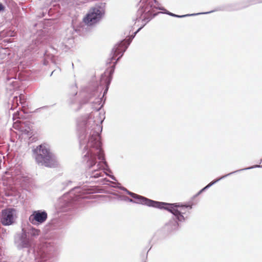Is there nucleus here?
Instances as JSON below:
<instances>
[{
	"instance_id": "nucleus-1",
	"label": "nucleus",
	"mask_w": 262,
	"mask_h": 262,
	"mask_svg": "<svg viewBox=\"0 0 262 262\" xmlns=\"http://www.w3.org/2000/svg\"><path fill=\"white\" fill-rule=\"evenodd\" d=\"M101 89L90 94L85 103L90 102L92 107L96 111L88 117H83L77 121L79 141L80 148H83V157L86 161V167L92 170L90 177L97 178L103 177L104 172L101 169L107 166L104 154L101 148L100 133L102 131L101 123L103 119L98 111L103 106L100 98Z\"/></svg>"
},
{
	"instance_id": "nucleus-2",
	"label": "nucleus",
	"mask_w": 262,
	"mask_h": 262,
	"mask_svg": "<svg viewBox=\"0 0 262 262\" xmlns=\"http://www.w3.org/2000/svg\"><path fill=\"white\" fill-rule=\"evenodd\" d=\"M157 5V2L156 0H140L139 3V9L137 11L136 21H140L141 20L142 26L128 39L122 40L116 44L112 49L113 55L110 59L111 61L114 60L118 55L120 54V55L115 61V64L112 66V69L110 71V76H111L114 72L116 63L123 56L124 52L126 51L136 34L157 14L156 13H154L155 9L163 10V8H158Z\"/></svg>"
},
{
	"instance_id": "nucleus-3",
	"label": "nucleus",
	"mask_w": 262,
	"mask_h": 262,
	"mask_svg": "<svg viewBox=\"0 0 262 262\" xmlns=\"http://www.w3.org/2000/svg\"><path fill=\"white\" fill-rule=\"evenodd\" d=\"M14 246L18 251L27 249L28 253L33 251L35 262H46L49 256L43 249L37 247L33 248L32 238L29 237L27 230L22 228L21 231L18 232L14 235Z\"/></svg>"
},
{
	"instance_id": "nucleus-4",
	"label": "nucleus",
	"mask_w": 262,
	"mask_h": 262,
	"mask_svg": "<svg viewBox=\"0 0 262 262\" xmlns=\"http://www.w3.org/2000/svg\"><path fill=\"white\" fill-rule=\"evenodd\" d=\"M33 155L36 163L48 167H55L58 164L57 158L46 145L41 144L33 149Z\"/></svg>"
},
{
	"instance_id": "nucleus-5",
	"label": "nucleus",
	"mask_w": 262,
	"mask_h": 262,
	"mask_svg": "<svg viewBox=\"0 0 262 262\" xmlns=\"http://www.w3.org/2000/svg\"><path fill=\"white\" fill-rule=\"evenodd\" d=\"M155 208L164 209L171 212L176 219L180 222H184L188 217L190 211L192 209L191 205H182L180 203H167L156 202Z\"/></svg>"
},
{
	"instance_id": "nucleus-6",
	"label": "nucleus",
	"mask_w": 262,
	"mask_h": 262,
	"mask_svg": "<svg viewBox=\"0 0 262 262\" xmlns=\"http://www.w3.org/2000/svg\"><path fill=\"white\" fill-rule=\"evenodd\" d=\"M86 189L83 187H76L71 190L69 194L64 195L59 200V207L63 211L69 209L74 201L80 198H85L84 194L86 193Z\"/></svg>"
},
{
	"instance_id": "nucleus-7",
	"label": "nucleus",
	"mask_w": 262,
	"mask_h": 262,
	"mask_svg": "<svg viewBox=\"0 0 262 262\" xmlns=\"http://www.w3.org/2000/svg\"><path fill=\"white\" fill-rule=\"evenodd\" d=\"M104 13L103 8L94 7L90 10L83 20L88 25H93L100 20Z\"/></svg>"
},
{
	"instance_id": "nucleus-8",
	"label": "nucleus",
	"mask_w": 262,
	"mask_h": 262,
	"mask_svg": "<svg viewBox=\"0 0 262 262\" xmlns=\"http://www.w3.org/2000/svg\"><path fill=\"white\" fill-rule=\"evenodd\" d=\"M16 210L13 208H7L2 211L1 222L4 226L12 225L15 220Z\"/></svg>"
},
{
	"instance_id": "nucleus-9",
	"label": "nucleus",
	"mask_w": 262,
	"mask_h": 262,
	"mask_svg": "<svg viewBox=\"0 0 262 262\" xmlns=\"http://www.w3.org/2000/svg\"><path fill=\"white\" fill-rule=\"evenodd\" d=\"M47 216V213L45 211H34L29 216V221L33 225L40 224L46 221Z\"/></svg>"
},
{
	"instance_id": "nucleus-10",
	"label": "nucleus",
	"mask_w": 262,
	"mask_h": 262,
	"mask_svg": "<svg viewBox=\"0 0 262 262\" xmlns=\"http://www.w3.org/2000/svg\"><path fill=\"white\" fill-rule=\"evenodd\" d=\"M122 189L126 191L127 194L130 195L134 199L136 200V202H137L138 204L145 205L149 207H155L157 201L148 199L145 197L132 192L127 190L125 188H123Z\"/></svg>"
},
{
	"instance_id": "nucleus-11",
	"label": "nucleus",
	"mask_w": 262,
	"mask_h": 262,
	"mask_svg": "<svg viewBox=\"0 0 262 262\" xmlns=\"http://www.w3.org/2000/svg\"><path fill=\"white\" fill-rule=\"evenodd\" d=\"M73 89L75 91L73 96L70 97L68 100V103L69 106L75 111H78L80 109L82 106V103L77 99V98L75 97V95L77 94V88L76 87H74Z\"/></svg>"
},
{
	"instance_id": "nucleus-12",
	"label": "nucleus",
	"mask_w": 262,
	"mask_h": 262,
	"mask_svg": "<svg viewBox=\"0 0 262 262\" xmlns=\"http://www.w3.org/2000/svg\"><path fill=\"white\" fill-rule=\"evenodd\" d=\"M260 167V165H254V166H250V167H247V168H243V169H239V170H235L234 171L230 172V173H228L227 174L223 176L222 177H220L219 179H217L216 180H214L212 181V182H211L210 183H209L207 185H206L203 188L205 189V190L206 189L209 188L211 186H212L213 184H214L215 183H217V182H219L221 180H222L223 179H224L226 177H228L229 176H230V175H231V174H232L233 173H235L236 172H238L241 171L246 170H248V169H253V168H256V167Z\"/></svg>"
},
{
	"instance_id": "nucleus-13",
	"label": "nucleus",
	"mask_w": 262,
	"mask_h": 262,
	"mask_svg": "<svg viewBox=\"0 0 262 262\" xmlns=\"http://www.w3.org/2000/svg\"><path fill=\"white\" fill-rule=\"evenodd\" d=\"M73 43L74 39L73 37L65 38L64 41L61 43L60 48L62 50L67 51L73 46Z\"/></svg>"
},
{
	"instance_id": "nucleus-14",
	"label": "nucleus",
	"mask_w": 262,
	"mask_h": 262,
	"mask_svg": "<svg viewBox=\"0 0 262 262\" xmlns=\"http://www.w3.org/2000/svg\"><path fill=\"white\" fill-rule=\"evenodd\" d=\"M179 224L178 222L174 219L170 220L165 225L166 230L169 232L177 230Z\"/></svg>"
},
{
	"instance_id": "nucleus-15",
	"label": "nucleus",
	"mask_w": 262,
	"mask_h": 262,
	"mask_svg": "<svg viewBox=\"0 0 262 262\" xmlns=\"http://www.w3.org/2000/svg\"><path fill=\"white\" fill-rule=\"evenodd\" d=\"M19 129L20 131L21 132L22 134L30 135V134L31 129L29 126V123L28 122H21L20 123V127Z\"/></svg>"
},
{
	"instance_id": "nucleus-16",
	"label": "nucleus",
	"mask_w": 262,
	"mask_h": 262,
	"mask_svg": "<svg viewBox=\"0 0 262 262\" xmlns=\"http://www.w3.org/2000/svg\"><path fill=\"white\" fill-rule=\"evenodd\" d=\"M27 233L29 237L32 238L33 242V239L36 238L40 234V230L36 229L34 227H31L27 231Z\"/></svg>"
},
{
	"instance_id": "nucleus-17",
	"label": "nucleus",
	"mask_w": 262,
	"mask_h": 262,
	"mask_svg": "<svg viewBox=\"0 0 262 262\" xmlns=\"http://www.w3.org/2000/svg\"><path fill=\"white\" fill-rule=\"evenodd\" d=\"M111 79V78H105V76H103V75L102 76V77L101 79V83H102L103 81H104V83L106 84V88L103 93V95L102 97H101V99L102 98V97H103L104 94L107 93V91L108 90V86L110 83Z\"/></svg>"
},
{
	"instance_id": "nucleus-18",
	"label": "nucleus",
	"mask_w": 262,
	"mask_h": 262,
	"mask_svg": "<svg viewBox=\"0 0 262 262\" xmlns=\"http://www.w3.org/2000/svg\"><path fill=\"white\" fill-rule=\"evenodd\" d=\"M18 101H19L20 103H22L21 97H20L18 99L17 96H14L13 100H12V106L16 107L18 105Z\"/></svg>"
},
{
	"instance_id": "nucleus-19",
	"label": "nucleus",
	"mask_w": 262,
	"mask_h": 262,
	"mask_svg": "<svg viewBox=\"0 0 262 262\" xmlns=\"http://www.w3.org/2000/svg\"><path fill=\"white\" fill-rule=\"evenodd\" d=\"M212 12H214V11H211L210 12H204V13H196V14H186V15H176V16H175L174 17L182 18V17H185L186 16H194V15H199V14H208V13H211Z\"/></svg>"
},
{
	"instance_id": "nucleus-20",
	"label": "nucleus",
	"mask_w": 262,
	"mask_h": 262,
	"mask_svg": "<svg viewBox=\"0 0 262 262\" xmlns=\"http://www.w3.org/2000/svg\"><path fill=\"white\" fill-rule=\"evenodd\" d=\"M122 200L129 201V202L137 203V202H136V200L135 199V200H134L130 199L127 196H123V199Z\"/></svg>"
},
{
	"instance_id": "nucleus-21",
	"label": "nucleus",
	"mask_w": 262,
	"mask_h": 262,
	"mask_svg": "<svg viewBox=\"0 0 262 262\" xmlns=\"http://www.w3.org/2000/svg\"><path fill=\"white\" fill-rule=\"evenodd\" d=\"M165 13H166V14H168V15H170V16H174V17L175 16H176V14H173V13H171V12H168V11H167V12H165Z\"/></svg>"
},
{
	"instance_id": "nucleus-22",
	"label": "nucleus",
	"mask_w": 262,
	"mask_h": 262,
	"mask_svg": "<svg viewBox=\"0 0 262 262\" xmlns=\"http://www.w3.org/2000/svg\"><path fill=\"white\" fill-rule=\"evenodd\" d=\"M204 191H205V189L203 188L201 190H200L198 193L196 194V196H198L200 195L201 193H202Z\"/></svg>"
},
{
	"instance_id": "nucleus-23",
	"label": "nucleus",
	"mask_w": 262,
	"mask_h": 262,
	"mask_svg": "<svg viewBox=\"0 0 262 262\" xmlns=\"http://www.w3.org/2000/svg\"><path fill=\"white\" fill-rule=\"evenodd\" d=\"M4 9V7L3 5L1 3H0V11H2Z\"/></svg>"
},
{
	"instance_id": "nucleus-24",
	"label": "nucleus",
	"mask_w": 262,
	"mask_h": 262,
	"mask_svg": "<svg viewBox=\"0 0 262 262\" xmlns=\"http://www.w3.org/2000/svg\"><path fill=\"white\" fill-rule=\"evenodd\" d=\"M110 177H111L113 180H116V179H115V177H114V176H110Z\"/></svg>"
},
{
	"instance_id": "nucleus-25",
	"label": "nucleus",
	"mask_w": 262,
	"mask_h": 262,
	"mask_svg": "<svg viewBox=\"0 0 262 262\" xmlns=\"http://www.w3.org/2000/svg\"><path fill=\"white\" fill-rule=\"evenodd\" d=\"M55 72V71H53L52 73L51 74V76L53 74V73Z\"/></svg>"
}]
</instances>
